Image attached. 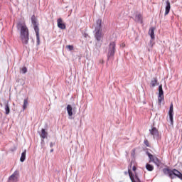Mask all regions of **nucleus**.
Returning a JSON list of instances; mask_svg holds the SVG:
<instances>
[{
  "label": "nucleus",
  "mask_w": 182,
  "mask_h": 182,
  "mask_svg": "<svg viewBox=\"0 0 182 182\" xmlns=\"http://www.w3.org/2000/svg\"><path fill=\"white\" fill-rule=\"evenodd\" d=\"M18 29H20V38L23 45H28L29 42V30L26 25L21 23H17Z\"/></svg>",
  "instance_id": "1"
},
{
  "label": "nucleus",
  "mask_w": 182,
  "mask_h": 182,
  "mask_svg": "<svg viewBox=\"0 0 182 182\" xmlns=\"http://www.w3.org/2000/svg\"><path fill=\"white\" fill-rule=\"evenodd\" d=\"M115 52H116V42L112 41L109 45L108 58H112V56H114Z\"/></svg>",
  "instance_id": "2"
},
{
  "label": "nucleus",
  "mask_w": 182,
  "mask_h": 182,
  "mask_svg": "<svg viewBox=\"0 0 182 182\" xmlns=\"http://www.w3.org/2000/svg\"><path fill=\"white\" fill-rule=\"evenodd\" d=\"M163 101H164V91H163V85H161L159 87V96H158L159 105H161V102Z\"/></svg>",
  "instance_id": "3"
},
{
  "label": "nucleus",
  "mask_w": 182,
  "mask_h": 182,
  "mask_svg": "<svg viewBox=\"0 0 182 182\" xmlns=\"http://www.w3.org/2000/svg\"><path fill=\"white\" fill-rule=\"evenodd\" d=\"M95 38L97 42H100L103 41V36L105 35L103 34V30H98V31H95Z\"/></svg>",
  "instance_id": "4"
},
{
  "label": "nucleus",
  "mask_w": 182,
  "mask_h": 182,
  "mask_svg": "<svg viewBox=\"0 0 182 182\" xmlns=\"http://www.w3.org/2000/svg\"><path fill=\"white\" fill-rule=\"evenodd\" d=\"M147 156L150 159L149 163L151 161L152 163H154V164H156V166H159V164H160V159H159L157 156H154L153 154L149 152L147 153Z\"/></svg>",
  "instance_id": "5"
},
{
  "label": "nucleus",
  "mask_w": 182,
  "mask_h": 182,
  "mask_svg": "<svg viewBox=\"0 0 182 182\" xmlns=\"http://www.w3.org/2000/svg\"><path fill=\"white\" fill-rule=\"evenodd\" d=\"M128 174L129 176L130 180L132 182H140V178H139V176L137 174L135 173V176L133 175V173L132 172V170H128Z\"/></svg>",
  "instance_id": "6"
},
{
  "label": "nucleus",
  "mask_w": 182,
  "mask_h": 182,
  "mask_svg": "<svg viewBox=\"0 0 182 182\" xmlns=\"http://www.w3.org/2000/svg\"><path fill=\"white\" fill-rule=\"evenodd\" d=\"M168 115H169V120L171 122V124L173 125V117L174 116V110H173V102L171 103L169 111H168Z\"/></svg>",
  "instance_id": "7"
},
{
  "label": "nucleus",
  "mask_w": 182,
  "mask_h": 182,
  "mask_svg": "<svg viewBox=\"0 0 182 182\" xmlns=\"http://www.w3.org/2000/svg\"><path fill=\"white\" fill-rule=\"evenodd\" d=\"M94 26L95 31H103V29L102 28V18H98L97 20H96Z\"/></svg>",
  "instance_id": "8"
},
{
  "label": "nucleus",
  "mask_w": 182,
  "mask_h": 182,
  "mask_svg": "<svg viewBox=\"0 0 182 182\" xmlns=\"http://www.w3.org/2000/svg\"><path fill=\"white\" fill-rule=\"evenodd\" d=\"M149 132L151 136H153L154 139H157V137H159V129H157V128L152 127Z\"/></svg>",
  "instance_id": "9"
},
{
  "label": "nucleus",
  "mask_w": 182,
  "mask_h": 182,
  "mask_svg": "<svg viewBox=\"0 0 182 182\" xmlns=\"http://www.w3.org/2000/svg\"><path fill=\"white\" fill-rule=\"evenodd\" d=\"M163 173L164 174L168 175L170 178H171L172 180L174 178V176H173V170H171L168 168H164L163 169Z\"/></svg>",
  "instance_id": "10"
},
{
  "label": "nucleus",
  "mask_w": 182,
  "mask_h": 182,
  "mask_svg": "<svg viewBox=\"0 0 182 182\" xmlns=\"http://www.w3.org/2000/svg\"><path fill=\"white\" fill-rule=\"evenodd\" d=\"M57 25L60 29H66V25L63 23V20H62L60 18L57 20Z\"/></svg>",
  "instance_id": "11"
},
{
  "label": "nucleus",
  "mask_w": 182,
  "mask_h": 182,
  "mask_svg": "<svg viewBox=\"0 0 182 182\" xmlns=\"http://www.w3.org/2000/svg\"><path fill=\"white\" fill-rule=\"evenodd\" d=\"M18 181V172L15 171L9 178V182H17Z\"/></svg>",
  "instance_id": "12"
},
{
  "label": "nucleus",
  "mask_w": 182,
  "mask_h": 182,
  "mask_svg": "<svg viewBox=\"0 0 182 182\" xmlns=\"http://www.w3.org/2000/svg\"><path fill=\"white\" fill-rule=\"evenodd\" d=\"M166 6L165 7V16H167L168 14H170V9H171V6L170 4V1L167 0L166 1Z\"/></svg>",
  "instance_id": "13"
},
{
  "label": "nucleus",
  "mask_w": 182,
  "mask_h": 182,
  "mask_svg": "<svg viewBox=\"0 0 182 182\" xmlns=\"http://www.w3.org/2000/svg\"><path fill=\"white\" fill-rule=\"evenodd\" d=\"M135 21L136 22H140V23H143V16L140 14H136Z\"/></svg>",
  "instance_id": "14"
},
{
  "label": "nucleus",
  "mask_w": 182,
  "mask_h": 182,
  "mask_svg": "<svg viewBox=\"0 0 182 182\" xmlns=\"http://www.w3.org/2000/svg\"><path fill=\"white\" fill-rule=\"evenodd\" d=\"M156 28L154 27H151L149 31V35H150L151 39H154V30Z\"/></svg>",
  "instance_id": "15"
},
{
  "label": "nucleus",
  "mask_w": 182,
  "mask_h": 182,
  "mask_svg": "<svg viewBox=\"0 0 182 182\" xmlns=\"http://www.w3.org/2000/svg\"><path fill=\"white\" fill-rule=\"evenodd\" d=\"M26 159V149H25L23 151V152L21 154V156L20 158V161H21V163H23V161H25Z\"/></svg>",
  "instance_id": "16"
},
{
  "label": "nucleus",
  "mask_w": 182,
  "mask_h": 182,
  "mask_svg": "<svg viewBox=\"0 0 182 182\" xmlns=\"http://www.w3.org/2000/svg\"><path fill=\"white\" fill-rule=\"evenodd\" d=\"M72 110H73L72 105H68L67 106V112L68 113V116H73V112H72Z\"/></svg>",
  "instance_id": "17"
},
{
  "label": "nucleus",
  "mask_w": 182,
  "mask_h": 182,
  "mask_svg": "<svg viewBox=\"0 0 182 182\" xmlns=\"http://www.w3.org/2000/svg\"><path fill=\"white\" fill-rule=\"evenodd\" d=\"M41 137L42 139H46V137H48V132H46V131L45 130V129H41Z\"/></svg>",
  "instance_id": "18"
},
{
  "label": "nucleus",
  "mask_w": 182,
  "mask_h": 182,
  "mask_svg": "<svg viewBox=\"0 0 182 182\" xmlns=\"http://www.w3.org/2000/svg\"><path fill=\"white\" fill-rule=\"evenodd\" d=\"M146 168L148 171H153V170H154V166H153L150 164H146Z\"/></svg>",
  "instance_id": "19"
},
{
  "label": "nucleus",
  "mask_w": 182,
  "mask_h": 182,
  "mask_svg": "<svg viewBox=\"0 0 182 182\" xmlns=\"http://www.w3.org/2000/svg\"><path fill=\"white\" fill-rule=\"evenodd\" d=\"M31 23H33V26L38 25V21H36V17L35 15H33L31 17Z\"/></svg>",
  "instance_id": "20"
},
{
  "label": "nucleus",
  "mask_w": 182,
  "mask_h": 182,
  "mask_svg": "<svg viewBox=\"0 0 182 182\" xmlns=\"http://www.w3.org/2000/svg\"><path fill=\"white\" fill-rule=\"evenodd\" d=\"M5 112H6V114H9L11 112V109H9V105H8V103H6L5 105Z\"/></svg>",
  "instance_id": "21"
},
{
  "label": "nucleus",
  "mask_w": 182,
  "mask_h": 182,
  "mask_svg": "<svg viewBox=\"0 0 182 182\" xmlns=\"http://www.w3.org/2000/svg\"><path fill=\"white\" fill-rule=\"evenodd\" d=\"M151 85L152 87H154L157 85V78L156 77L154 78V80L151 81Z\"/></svg>",
  "instance_id": "22"
},
{
  "label": "nucleus",
  "mask_w": 182,
  "mask_h": 182,
  "mask_svg": "<svg viewBox=\"0 0 182 182\" xmlns=\"http://www.w3.org/2000/svg\"><path fill=\"white\" fill-rule=\"evenodd\" d=\"M26 107H28V99H25L23 101V110L26 109Z\"/></svg>",
  "instance_id": "23"
},
{
  "label": "nucleus",
  "mask_w": 182,
  "mask_h": 182,
  "mask_svg": "<svg viewBox=\"0 0 182 182\" xmlns=\"http://www.w3.org/2000/svg\"><path fill=\"white\" fill-rule=\"evenodd\" d=\"M33 28L36 36L39 35V26H38V24L36 26H33Z\"/></svg>",
  "instance_id": "24"
},
{
  "label": "nucleus",
  "mask_w": 182,
  "mask_h": 182,
  "mask_svg": "<svg viewBox=\"0 0 182 182\" xmlns=\"http://www.w3.org/2000/svg\"><path fill=\"white\" fill-rule=\"evenodd\" d=\"M144 143L145 146H146V147H150V142H149V140L145 139L144 141Z\"/></svg>",
  "instance_id": "25"
},
{
  "label": "nucleus",
  "mask_w": 182,
  "mask_h": 182,
  "mask_svg": "<svg viewBox=\"0 0 182 182\" xmlns=\"http://www.w3.org/2000/svg\"><path fill=\"white\" fill-rule=\"evenodd\" d=\"M66 48L67 49H68V50H73L74 49L73 46H70V45L66 46Z\"/></svg>",
  "instance_id": "26"
},
{
  "label": "nucleus",
  "mask_w": 182,
  "mask_h": 182,
  "mask_svg": "<svg viewBox=\"0 0 182 182\" xmlns=\"http://www.w3.org/2000/svg\"><path fill=\"white\" fill-rule=\"evenodd\" d=\"M22 73H26V72H28V68H26V67H23L21 69Z\"/></svg>",
  "instance_id": "27"
},
{
  "label": "nucleus",
  "mask_w": 182,
  "mask_h": 182,
  "mask_svg": "<svg viewBox=\"0 0 182 182\" xmlns=\"http://www.w3.org/2000/svg\"><path fill=\"white\" fill-rule=\"evenodd\" d=\"M36 39H37V43H38V45H39V43L41 42V39L39 38V35L36 36Z\"/></svg>",
  "instance_id": "28"
},
{
  "label": "nucleus",
  "mask_w": 182,
  "mask_h": 182,
  "mask_svg": "<svg viewBox=\"0 0 182 182\" xmlns=\"http://www.w3.org/2000/svg\"><path fill=\"white\" fill-rule=\"evenodd\" d=\"M136 166H134L132 167V171H136Z\"/></svg>",
  "instance_id": "29"
},
{
  "label": "nucleus",
  "mask_w": 182,
  "mask_h": 182,
  "mask_svg": "<svg viewBox=\"0 0 182 182\" xmlns=\"http://www.w3.org/2000/svg\"><path fill=\"white\" fill-rule=\"evenodd\" d=\"M53 146H55V144H53V142H51V143L50 144V147H52Z\"/></svg>",
  "instance_id": "30"
},
{
  "label": "nucleus",
  "mask_w": 182,
  "mask_h": 182,
  "mask_svg": "<svg viewBox=\"0 0 182 182\" xmlns=\"http://www.w3.org/2000/svg\"><path fill=\"white\" fill-rule=\"evenodd\" d=\"M122 46L123 47H125L126 46V44H124V43H122Z\"/></svg>",
  "instance_id": "31"
},
{
  "label": "nucleus",
  "mask_w": 182,
  "mask_h": 182,
  "mask_svg": "<svg viewBox=\"0 0 182 182\" xmlns=\"http://www.w3.org/2000/svg\"><path fill=\"white\" fill-rule=\"evenodd\" d=\"M53 149H51V150H50V153H53Z\"/></svg>",
  "instance_id": "32"
}]
</instances>
